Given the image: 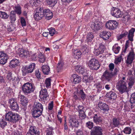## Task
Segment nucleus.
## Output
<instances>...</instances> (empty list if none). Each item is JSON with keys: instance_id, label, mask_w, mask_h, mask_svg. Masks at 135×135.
Masks as SVG:
<instances>
[{"instance_id": "f257e3e1", "label": "nucleus", "mask_w": 135, "mask_h": 135, "mask_svg": "<svg viewBox=\"0 0 135 135\" xmlns=\"http://www.w3.org/2000/svg\"><path fill=\"white\" fill-rule=\"evenodd\" d=\"M36 13L34 15V18L36 20H41L44 17L46 19L49 20L53 17V13L48 9H45L43 7H39L36 10Z\"/></svg>"}, {"instance_id": "f03ea898", "label": "nucleus", "mask_w": 135, "mask_h": 135, "mask_svg": "<svg viewBox=\"0 0 135 135\" xmlns=\"http://www.w3.org/2000/svg\"><path fill=\"white\" fill-rule=\"evenodd\" d=\"M35 89L34 86L29 83L24 84L22 87V91L25 95H27L33 92Z\"/></svg>"}, {"instance_id": "7ed1b4c3", "label": "nucleus", "mask_w": 135, "mask_h": 135, "mask_svg": "<svg viewBox=\"0 0 135 135\" xmlns=\"http://www.w3.org/2000/svg\"><path fill=\"white\" fill-rule=\"evenodd\" d=\"M116 87L121 94L128 92L127 84L125 81L123 80H120L117 83Z\"/></svg>"}, {"instance_id": "20e7f679", "label": "nucleus", "mask_w": 135, "mask_h": 135, "mask_svg": "<svg viewBox=\"0 0 135 135\" xmlns=\"http://www.w3.org/2000/svg\"><path fill=\"white\" fill-rule=\"evenodd\" d=\"M113 76V74L112 73L110 72L108 70H106L103 73L101 79L103 82H109L112 81Z\"/></svg>"}, {"instance_id": "39448f33", "label": "nucleus", "mask_w": 135, "mask_h": 135, "mask_svg": "<svg viewBox=\"0 0 135 135\" xmlns=\"http://www.w3.org/2000/svg\"><path fill=\"white\" fill-rule=\"evenodd\" d=\"M88 65L92 70H97L100 66L98 60L95 59H92L90 60Z\"/></svg>"}, {"instance_id": "423d86ee", "label": "nucleus", "mask_w": 135, "mask_h": 135, "mask_svg": "<svg viewBox=\"0 0 135 135\" xmlns=\"http://www.w3.org/2000/svg\"><path fill=\"white\" fill-rule=\"evenodd\" d=\"M8 102L10 104V107L12 110L16 112L18 111L19 106L16 99L12 98L9 99Z\"/></svg>"}, {"instance_id": "0eeeda50", "label": "nucleus", "mask_w": 135, "mask_h": 135, "mask_svg": "<svg viewBox=\"0 0 135 135\" xmlns=\"http://www.w3.org/2000/svg\"><path fill=\"white\" fill-rule=\"evenodd\" d=\"M118 25L117 22L115 20H110L106 23V27L110 30H114L116 29Z\"/></svg>"}, {"instance_id": "6e6552de", "label": "nucleus", "mask_w": 135, "mask_h": 135, "mask_svg": "<svg viewBox=\"0 0 135 135\" xmlns=\"http://www.w3.org/2000/svg\"><path fill=\"white\" fill-rule=\"evenodd\" d=\"M39 131L36 127L33 126L30 127L26 135H39Z\"/></svg>"}, {"instance_id": "1a4fd4ad", "label": "nucleus", "mask_w": 135, "mask_h": 135, "mask_svg": "<svg viewBox=\"0 0 135 135\" xmlns=\"http://www.w3.org/2000/svg\"><path fill=\"white\" fill-rule=\"evenodd\" d=\"M103 130L101 127L98 126L94 127L90 132L91 135H102Z\"/></svg>"}, {"instance_id": "9d476101", "label": "nucleus", "mask_w": 135, "mask_h": 135, "mask_svg": "<svg viewBox=\"0 0 135 135\" xmlns=\"http://www.w3.org/2000/svg\"><path fill=\"white\" fill-rule=\"evenodd\" d=\"M18 54L19 56L22 58H26L30 56V53L27 51L19 48L18 49Z\"/></svg>"}, {"instance_id": "9b49d317", "label": "nucleus", "mask_w": 135, "mask_h": 135, "mask_svg": "<svg viewBox=\"0 0 135 135\" xmlns=\"http://www.w3.org/2000/svg\"><path fill=\"white\" fill-rule=\"evenodd\" d=\"M111 13L113 16L117 18H120L123 15V13L120 9L114 8L112 9Z\"/></svg>"}, {"instance_id": "f8f14e48", "label": "nucleus", "mask_w": 135, "mask_h": 135, "mask_svg": "<svg viewBox=\"0 0 135 135\" xmlns=\"http://www.w3.org/2000/svg\"><path fill=\"white\" fill-rule=\"evenodd\" d=\"M69 126L72 128L78 127L79 125V122L74 117H70L69 119Z\"/></svg>"}, {"instance_id": "ddd939ff", "label": "nucleus", "mask_w": 135, "mask_h": 135, "mask_svg": "<svg viewBox=\"0 0 135 135\" xmlns=\"http://www.w3.org/2000/svg\"><path fill=\"white\" fill-rule=\"evenodd\" d=\"M93 118L94 122L97 124L102 125L104 122V119L102 117L97 114H95Z\"/></svg>"}, {"instance_id": "4468645a", "label": "nucleus", "mask_w": 135, "mask_h": 135, "mask_svg": "<svg viewBox=\"0 0 135 135\" xmlns=\"http://www.w3.org/2000/svg\"><path fill=\"white\" fill-rule=\"evenodd\" d=\"M111 33L109 31L104 30L101 32L99 36L104 40H108L111 36Z\"/></svg>"}, {"instance_id": "2eb2a0df", "label": "nucleus", "mask_w": 135, "mask_h": 135, "mask_svg": "<svg viewBox=\"0 0 135 135\" xmlns=\"http://www.w3.org/2000/svg\"><path fill=\"white\" fill-rule=\"evenodd\" d=\"M75 70L79 74H83L84 76L87 75V70L85 69L84 68L79 65H78L75 66Z\"/></svg>"}, {"instance_id": "dca6fc26", "label": "nucleus", "mask_w": 135, "mask_h": 135, "mask_svg": "<svg viewBox=\"0 0 135 135\" xmlns=\"http://www.w3.org/2000/svg\"><path fill=\"white\" fill-rule=\"evenodd\" d=\"M135 54L132 50L130 51L126 61V63L128 64H131L135 58Z\"/></svg>"}, {"instance_id": "f3484780", "label": "nucleus", "mask_w": 135, "mask_h": 135, "mask_svg": "<svg viewBox=\"0 0 135 135\" xmlns=\"http://www.w3.org/2000/svg\"><path fill=\"white\" fill-rule=\"evenodd\" d=\"M8 58V56L5 53L0 52V64H5L7 62Z\"/></svg>"}, {"instance_id": "a211bd4d", "label": "nucleus", "mask_w": 135, "mask_h": 135, "mask_svg": "<svg viewBox=\"0 0 135 135\" xmlns=\"http://www.w3.org/2000/svg\"><path fill=\"white\" fill-rule=\"evenodd\" d=\"M98 106L100 109L103 110L104 112H108L109 110L108 106L105 103L101 102H99Z\"/></svg>"}, {"instance_id": "6ab92c4d", "label": "nucleus", "mask_w": 135, "mask_h": 135, "mask_svg": "<svg viewBox=\"0 0 135 135\" xmlns=\"http://www.w3.org/2000/svg\"><path fill=\"white\" fill-rule=\"evenodd\" d=\"M49 95L46 89H41L40 92V97L43 100H46Z\"/></svg>"}, {"instance_id": "aec40b11", "label": "nucleus", "mask_w": 135, "mask_h": 135, "mask_svg": "<svg viewBox=\"0 0 135 135\" xmlns=\"http://www.w3.org/2000/svg\"><path fill=\"white\" fill-rule=\"evenodd\" d=\"M42 112L40 110L35 109L33 108L32 110V115L34 118H37L41 115Z\"/></svg>"}, {"instance_id": "412c9836", "label": "nucleus", "mask_w": 135, "mask_h": 135, "mask_svg": "<svg viewBox=\"0 0 135 135\" xmlns=\"http://www.w3.org/2000/svg\"><path fill=\"white\" fill-rule=\"evenodd\" d=\"M14 113L11 111L6 113L5 115L6 119L7 121L12 123Z\"/></svg>"}, {"instance_id": "4be33fe9", "label": "nucleus", "mask_w": 135, "mask_h": 135, "mask_svg": "<svg viewBox=\"0 0 135 135\" xmlns=\"http://www.w3.org/2000/svg\"><path fill=\"white\" fill-rule=\"evenodd\" d=\"M100 24V23H95L93 22L91 25V28L95 31L98 30L102 28V26Z\"/></svg>"}, {"instance_id": "5701e85b", "label": "nucleus", "mask_w": 135, "mask_h": 135, "mask_svg": "<svg viewBox=\"0 0 135 135\" xmlns=\"http://www.w3.org/2000/svg\"><path fill=\"white\" fill-rule=\"evenodd\" d=\"M20 103L23 106H25L27 105L28 102V100L27 98L24 95H21L20 96Z\"/></svg>"}, {"instance_id": "b1692460", "label": "nucleus", "mask_w": 135, "mask_h": 135, "mask_svg": "<svg viewBox=\"0 0 135 135\" xmlns=\"http://www.w3.org/2000/svg\"><path fill=\"white\" fill-rule=\"evenodd\" d=\"M112 124L114 127H117L120 124L119 119L118 118L114 117L112 120Z\"/></svg>"}, {"instance_id": "393cba45", "label": "nucleus", "mask_w": 135, "mask_h": 135, "mask_svg": "<svg viewBox=\"0 0 135 135\" xmlns=\"http://www.w3.org/2000/svg\"><path fill=\"white\" fill-rule=\"evenodd\" d=\"M33 108L42 112L43 107L42 105L39 102H35L33 105Z\"/></svg>"}, {"instance_id": "a878e982", "label": "nucleus", "mask_w": 135, "mask_h": 135, "mask_svg": "<svg viewBox=\"0 0 135 135\" xmlns=\"http://www.w3.org/2000/svg\"><path fill=\"white\" fill-rule=\"evenodd\" d=\"M94 86L95 87V90L97 91V93L100 92L104 88L102 85L99 82L95 83L94 85Z\"/></svg>"}, {"instance_id": "bb28decb", "label": "nucleus", "mask_w": 135, "mask_h": 135, "mask_svg": "<svg viewBox=\"0 0 135 135\" xmlns=\"http://www.w3.org/2000/svg\"><path fill=\"white\" fill-rule=\"evenodd\" d=\"M19 63L18 60L16 59H13L10 62L9 66L11 68H14L17 66Z\"/></svg>"}, {"instance_id": "cd10ccee", "label": "nucleus", "mask_w": 135, "mask_h": 135, "mask_svg": "<svg viewBox=\"0 0 135 135\" xmlns=\"http://www.w3.org/2000/svg\"><path fill=\"white\" fill-rule=\"evenodd\" d=\"M135 31V29L134 28H132L129 31L128 37L129 40L131 41H132L133 40V37Z\"/></svg>"}, {"instance_id": "c85d7f7f", "label": "nucleus", "mask_w": 135, "mask_h": 135, "mask_svg": "<svg viewBox=\"0 0 135 135\" xmlns=\"http://www.w3.org/2000/svg\"><path fill=\"white\" fill-rule=\"evenodd\" d=\"M9 18L11 20V22L12 23H14L16 19V15L14 11H12L11 12Z\"/></svg>"}, {"instance_id": "c756f323", "label": "nucleus", "mask_w": 135, "mask_h": 135, "mask_svg": "<svg viewBox=\"0 0 135 135\" xmlns=\"http://www.w3.org/2000/svg\"><path fill=\"white\" fill-rule=\"evenodd\" d=\"M21 119V118L20 115L14 113L12 123H16L17 122L19 121Z\"/></svg>"}, {"instance_id": "7c9ffc66", "label": "nucleus", "mask_w": 135, "mask_h": 135, "mask_svg": "<svg viewBox=\"0 0 135 135\" xmlns=\"http://www.w3.org/2000/svg\"><path fill=\"white\" fill-rule=\"evenodd\" d=\"M42 69L43 72L45 74L48 75L50 71L49 66L47 65H44L42 66Z\"/></svg>"}, {"instance_id": "2f4dec72", "label": "nucleus", "mask_w": 135, "mask_h": 135, "mask_svg": "<svg viewBox=\"0 0 135 135\" xmlns=\"http://www.w3.org/2000/svg\"><path fill=\"white\" fill-rule=\"evenodd\" d=\"M14 13L15 12L18 15H21L22 13L21 8L20 6L18 4L15 6L14 8Z\"/></svg>"}, {"instance_id": "473e14b6", "label": "nucleus", "mask_w": 135, "mask_h": 135, "mask_svg": "<svg viewBox=\"0 0 135 135\" xmlns=\"http://www.w3.org/2000/svg\"><path fill=\"white\" fill-rule=\"evenodd\" d=\"M73 82L75 84L78 83L81 81V77L77 74L73 75Z\"/></svg>"}, {"instance_id": "72a5a7b5", "label": "nucleus", "mask_w": 135, "mask_h": 135, "mask_svg": "<svg viewBox=\"0 0 135 135\" xmlns=\"http://www.w3.org/2000/svg\"><path fill=\"white\" fill-rule=\"evenodd\" d=\"M79 95L83 100H84L86 98V95L82 90H81L79 92H78Z\"/></svg>"}, {"instance_id": "f704fd0d", "label": "nucleus", "mask_w": 135, "mask_h": 135, "mask_svg": "<svg viewBox=\"0 0 135 135\" xmlns=\"http://www.w3.org/2000/svg\"><path fill=\"white\" fill-rule=\"evenodd\" d=\"M46 1L47 4L53 7L57 3V0H46Z\"/></svg>"}, {"instance_id": "c9c22d12", "label": "nucleus", "mask_w": 135, "mask_h": 135, "mask_svg": "<svg viewBox=\"0 0 135 135\" xmlns=\"http://www.w3.org/2000/svg\"><path fill=\"white\" fill-rule=\"evenodd\" d=\"M120 47L118 44H115L113 46L112 50L115 54H118L120 50Z\"/></svg>"}, {"instance_id": "e433bc0d", "label": "nucleus", "mask_w": 135, "mask_h": 135, "mask_svg": "<svg viewBox=\"0 0 135 135\" xmlns=\"http://www.w3.org/2000/svg\"><path fill=\"white\" fill-rule=\"evenodd\" d=\"M64 65V62L62 60L60 61L57 64V68L59 72L63 68Z\"/></svg>"}, {"instance_id": "4c0bfd02", "label": "nucleus", "mask_w": 135, "mask_h": 135, "mask_svg": "<svg viewBox=\"0 0 135 135\" xmlns=\"http://www.w3.org/2000/svg\"><path fill=\"white\" fill-rule=\"evenodd\" d=\"M107 95L109 96V97L110 99L114 100L116 99L117 96L115 93L110 91L107 94Z\"/></svg>"}, {"instance_id": "58836bf2", "label": "nucleus", "mask_w": 135, "mask_h": 135, "mask_svg": "<svg viewBox=\"0 0 135 135\" xmlns=\"http://www.w3.org/2000/svg\"><path fill=\"white\" fill-rule=\"evenodd\" d=\"M88 75L87 74V76H84L83 79V81L86 84L89 83L93 79V78L91 76H90L88 78Z\"/></svg>"}, {"instance_id": "ea45409f", "label": "nucleus", "mask_w": 135, "mask_h": 135, "mask_svg": "<svg viewBox=\"0 0 135 135\" xmlns=\"http://www.w3.org/2000/svg\"><path fill=\"white\" fill-rule=\"evenodd\" d=\"M35 66V64L32 63L28 66H27V69L28 70L27 71L29 73H31L33 72Z\"/></svg>"}, {"instance_id": "a19ab883", "label": "nucleus", "mask_w": 135, "mask_h": 135, "mask_svg": "<svg viewBox=\"0 0 135 135\" xmlns=\"http://www.w3.org/2000/svg\"><path fill=\"white\" fill-rule=\"evenodd\" d=\"M74 57L77 59H78L81 57V53L80 51L75 50L74 52Z\"/></svg>"}, {"instance_id": "79ce46f5", "label": "nucleus", "mask_w": 135, "mask_h": 135, "mask_svg": "<svg viewBox=\"0 0 135 135\" xmlns=\"http://www.w3.org/2000/svg\"><path fill=\"white\" fill-rule=\"evenodd\" d=\"M86 37L88 41L90 42L93 40L94 36L92 33L89 32L87 34Z\"/></svg>"}, {"instance_id": "37998d69", "label": "nucleus", "mask_w": 135, "mask_h": 135, "mask_svg": "<svg viewBox=\"0 0 135 135\" xmlns=\"http://www.w3.org/2000/svg\"><path fill=\"white\" fill-rule=\"evenodd\" d=\"M27 66H23L21 69L22 74L23 76H25L27 74L29 73L27 71Z\"/></svg>"}, {"instance_id": "c03bdc74", "label": "nucleus", "mask_w": 135, "mask_h": 135, "mask_svg": "<svg viewBox=\"0 0 135 135\" xmlns=\"http://www.w3.org/2000/svg\"><path fill=\"white\" fill-rule=\"evenodd\" d=\"M9 17V16L5 12L0 11V17L3 19H7Z\"/></svg>"}, {"instance_id": "a18cd8bd", "label": "nucleus", "mask_w": 135, "mask_h": 135, "mask_svg": "<svg viewBox=\"0 0 135 135\" xmlns=\"http://www.w3.org/2000/svg\"><path fill=\"white\" fill-rule=\"evenodd\" d=\"M52 129L53 128L52 127H49L47 128L46 131V135H53V132Z\"/></svg>"}, {"instance_id": "49530a36", "label": "nucleus", "mask_w": 135, "mask_h": 135, "mask_svg": "<svg viewBox=\"0 0 135 135\" xmlns=\"http://www.w3.org/2000/svg\"><path fill=\"white\" fill-rule=\"evenodd\" d=\"M7 123L3 119H0V126L2 128H4L7 126Z\"/></svg>"}, {"instance_id": "de8ad7c7", "label": "nucleus", "mask_w": 135, "mask_h": 135, "mask_svg": "<svg viewBox=\"0 0 135 135\" xmlns=\"http://www.w3.org/2000/svg\"><path fill=\"white\" fill-rule=\"evenodd\" d=\"M51 79L50 78H47L45 80V85L46 87H48L51 85Z\"/></svg>"}, {"instance_id": "09e8293b", "label": "nucleus", "mask_w": 135, "mask_h": 135, "mask_svg": "<svg viewBox=\"0 0 135 135\" xmlns=\"http://www.w3.org/2000/svg\"><path fill=\"white\" fill-rule=\"evenodd\" d=\"M132 129L130 127H126L123 130V132L126 134H129L131 133Z\"/></svg>"}, {"instance_id": "8fccbe9b", "label": "nucleus", "mask_w": 135, "mask_h": 135, "mask_svg": "<svg viewBox=\"0 0 135 135\" xmlns=\"http://www.w3.org/2000/svg\"><path fill=\"white\" fill-rule=\"evenodd\" d=\"M81 50L83 53L84 54H87L89 51L88 47L85 46H83L82 47Z\"/></svg>"}, {"instance_id": "3c124183", "label": "nucleus", "mask_w": 135, "mask_h": 135, "mask_svg": "<svg viewBox=\"0 0 135 135\" xmlns=\"http://www.w3.org/2000/svg\"><path fill=\"white\" fill-rule=\"evenodd\" d=\"M94 53L96 56H98L99 54H102L103 51L100 50L99 49H95L94 51Z\"/></svg>"}, {"instance_id": "603ef678", "label": "nucleus", "mask_w": 135, "mask_h": 135, "mask_svg": "<svg viewBox=\"0 0 135 135\" xmlns=\"http://www.w3.org/2000/svg\"><path fill=\"white\" fill-rule=\"evenodd\" d=\"M130 102L131 103H135V92L131 94L130 100Z\"/></svg>"}, {"instance_id": "864d4df0", "label": "nucleus", "mask_w": 135, "mask_h": 135, "mask_svg": "<svg viewBox=\"0 0 135 135\" xmlns=\"http://www.w3.org/2000/svg\"><path fill=\"white\" fill-rule=\"evenodd\" d=\"M38 57L39 58V61L43 63L45 61V59L44 56L42 54H39Z\"/></svg>"}, {"instance_id": "5fc2aeb1", "label": "nucleus", "mask_w": 135, "mask_h": 135, "mask_svg": "<svg viewBox=\"0 0 135 135\" xmlns=\"http://www.w3.org/2000/svg\"><path fill=\"white\" fill-rule=\"evenodd\" d=\"M129 81L128 83L129 86L130 88H131L132 86L133 85L134 82V79L132 78H129Z\"/></svg>"}, {"instance_id": "6e6d98bb", "label": "nucleus", "mask_w": 135, "mask_h": 135, "mask_svg": "<svg viewBox=\"0 0 135 135\" xmlns=\"http://www.w3.org/2000/svg\"><path fill=\"white\" fill-rule=\"evenodd\" d=\"M79 112V118L81 119H83L85 118L86 115L84 111Z\"/></svg>"}, {"instance_id": "4d7b16f0", "label": "nucleus", "mask_w": 135, "mask_h": 135, "mask_svg": "<svg viewBox=\"0 0 135 135\" xmlns=\"http://www.w3.org/2000/svg\"><path fill=\"white\" fill-rule=\"evenodd\" d=\"M93 122L90 121H89L86 123V126L89 129H91L93 127Z\"/></svg>"}, {"instance_id": "13d9d810", "label": "nucleus", "mask_w": 135, "mask_h": 135, "mask_svg": "<svg viewBox=\"0 0 135 135\" xmlns=\"http://www.w3.org/2000/svg\"><path fill=\"white\" fill-rule=\"evenodd\" d=\"M49 33L51 36H52L55 34V32L54 28L52 27L49 28Z\"/></svg>"}, {"instance_id": "bf43d9fd", "label": "nucleus", "mask_w": 135, "mask_h": 135, "mask_svg": "<svg viewBox=\"0 0 135 135\" xmlns=\"http://www.w3.org/2000/svg\"><path fill=\"white\" fill-rule=\"evenodd\" d=\"M122 57L121 56L116 58L115 60L114 63L116 64H119L121 62Z\"/></svg>"}, {"instance_id": "052dcab7", "label": "nucleus", "mask_w": 135, "mask_h": 135, "mask_svg": "<svg viewBox=\"0 0 135 135\" xmlns=\"http://www.w3.org/2000/svg\"><path fill=\"white\" fill-rule=\"evenodd\" d=\"M7 78L9 80H13V78L12 76V74L11 73H9L7 76Z\"/></svg>"}, {"instance_id": "680f3d73", "label": "nucleus", "mask_w": 135, "mask_h": 135, "mask_svg": "<svg viewBox=\"0 0 135 135\" xmlns=\"http://www.w3.org/2000/svg\"><path fill=\"white\" fill-rule=\"evenodd\" d=\"M35 75L37 78L39 79L40 78L41 74L38 69H37L35 71Z\"/></svg>"}, {"instance_id": "e2e57ef3", "label": "nucleus", "mask_w": 135, "mask_h": 135, "mask_svg": "<svg viewBox=\"0 0 135 135\" xmlns=\"http://www.w3.org/2000/svg\"><path fill=\"white\" fill-rule=\"evenodd\" d=\"M15 29V28L12 25H11L8 27L7 30L9 32H11L13 31Z\"/></svg>"}, {"instance_id": "0e129e2a", "label": "nucleus", "mask_w": 135, "mask_h": 135, "mask_svg": "<svg viewBox=\"0 0 135 135\" xmlns=\"http://www.w3.org/2000/svg\"><path fill=\"white\" fill-rule=\"evenodd\" d=\"M21 23L22 26H25L26 25V22L25 19L21 17Z\"/></svg>"}, {"instance_id": "69168bd1", "label": "nucleus", "mask_w": 135, "mask_h": 135, "mask_svg": "<svg viewBox=\"0 0 135 135\" xmlns=\"http://www.w3.org/2000/svg\"><path fill=\"white\" fill-rule=\"evenodd\" d=\"M98 49H99L103 51V52L104 51V46L103 44L101 43L100 44L99 46Z\"/></svg>"}, {"instance_id": "338daca9", "label": "nucleus", "mask_w": 135, "mask_h": 135, "mask_svg": "<svg viewBox=\"0 0 135 135\" xmlns=\"http://www.w3.org/2000/svg\"><path fill=\"white\" fill-rule=\"evenodd\" d=\"M53 107V101L51 102L49 104V105L48 106V109L50 110H51Z\"/></svg>"}, {"instance_id": "774afa93", "label": "nucleus", "mask_w": 135, "mask_h": 135, "mask_svg": "<svg viewBox=\"0 0 135 135\" xmlns=\"http://www.w3.org/2000/svg\"><path fill=\"white\" fill-rule=\"evenodd\" d=\"M76 135H84L82 131L80 129H78L76 132Z\"/></svg>"}]
</instances>
